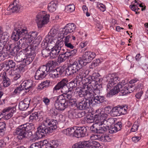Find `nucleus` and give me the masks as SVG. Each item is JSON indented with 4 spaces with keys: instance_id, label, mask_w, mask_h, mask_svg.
Masks as SVG:
<instances>
[{
    "instance_id": "f257e3e1",
    "label": "nucleus",
    "mask_w": 148,
    "mask_h": 148,
    "mask_svg": "<svg viewBox=\"0 0 148 148\" xmlns=\"http://www.w3.org/2000/svg\"><path fill=\"white\" fill-rule=\"evenodd\" d=\"M14 27V30L11 35L12 39L16 41L22 38L19 41V43L23 42L30 44L33 39L37 36V32H33L28 34L27 28L18 23H16Z\"/></svg>"
},
{
    "instance_id": "f03ea898",
    "label": "nucleus",
    "mask_w": 148,
    "mask_h": 148,
    "mask_svg": "<svg viewBox=\"0 0 148 148\" xmlns=\"http://www.w3.org/2000/svg\"><path fill=\"white\" fill-rule=\"evenodd\" d=\"M57 123L56 120L47 117L38 127L37 131L33 135V140L41 138L45 134L52 133L57 128Z\"/></svg>"
},
{
    "instance_id": "7ed1b4c3",
    "label": "nucleus",
    "mask_w": 148,
    "mask_h": 148,
    "mask_svg": "<svg viewBox=\"0 0 148 148\" xmlns=\"http://www.w3.org/2000/svg\"><path fill=\"white\" fill-rule=\"evenodd\" d=\"M29 126L25 124L18 126L15 130L13 134L16 136V138L19 140L23 138H28L32 135V132L29 131Z\"/></svg>"
},
{
    "instance_id": "20e7f679",
    "label": "nucleus",
    "mask_w": 148,
    "mask_h": 148,
    "mask_svg": "<svg viewBox=\"0 0 148 148\" xmlns=\"http://www.w3.org/2000/svg\"><path fill=\"white\" fill-rule=\"evenodd\" d=\"M81 101H78L76 103L77 108L80 110H85L91 107V106L98 104L100 102L103 101V98L101 97H96L93 100L89 98Z\"/></svg>"
},
{
    "instance_id": "39448f33",
    "label": "nucleus",
    "mask_w": 148,
    "mask_h": 148,
    "mask_svg": "<svg viewBox=\"0 0 148 148\" xmlns=\"http://www.w3.org/2000/svg\"><path fill=\"white\" fill-rule=\"evenodd\" d=\"M113 120L112 119H108L107 120L104 119L102 122H98L97 121L94 123L90 127V130L92 132L97 133H103L106 130L103 125L107 124V125H110L113 123Z\"/></svg>"
},
{
    "instance_id": "423d86ee",
    "label": "nucleus",
    "mask_w": 148,
    "mask_h": 148,
    "mask_svg": "<svg viewBox=\"0 0 148 148\" xmlns=\"http://www.w3.org/2000/svg\"><path fill=\"white\" fill-rule=\"evenodd\" d=\"M83 66V62L78 59L68 66L66 69V73L68 75L73 74L79 70Z\"/></svg>"
},
{
    "instance_id": "0eeeda50",
    "label": "nucleus",
    "mask_w": 148,
    "mask_h": 148,
    "mask_svg": "<svg viewBox=\"0 0 148 148\" xmlns=\"http://www.w3.org/2000/svg\"><path fill=\"white\" fill-rule=\"evenodd\" d=\"M68 81L66 79H64L59 82L53 89V92L60 89L62 93L61 95H66L70 91L69 87L66 85Z\"/></svg>"
},
{
    "instance_id": "6e6552de",
    "label": "nucleus",
    "mask_w": 148,
    "mask_h": 148,
    "mask_svg": "<svg viewBox=\"0 0 148 148\" xmlns=\"http://www.w3.org/2000/svg\"><path fill=\"white\" fill-rule=\"evenodd\" d=\"M55 107L56 108L60 111H63L67 107V103L66 100L62 95H60L57 97L55 101Z\"/></svg>"
},
{
    "instance_id": "1a4fd4ad",
    "label": "nucleus",
    "mask_w": 148,
    "mask_h": 148,
    "mask_svg": "<svg viewBox=\"0 0 148 148\" xmlns=\"http://www.w3.org/2000/svg\"><path fill=\"white\" fill-rule=\"evenodd\" d=\"M49 14H43L42 13L38 14L36 16V21L38 27L41 28L43 25L47 23L49 21Z\"/></svg>"
},
{
    "instance_id": "9d476101",
    "label": "nucleus",
    "mask_w": 148,
    "mask_h": 148,
    "mask_svg": "<svg viewBox=\"0 0 148 148\" xmlns=\"http://www.w3.org/2000/svg\"><path fill=\"white\" fill-rule=\"evenodd\" d=\"M95 53L91 51H86L84 53L81 57L79 58V60L83 62V65L84 63H88L90 62L95 58Z\"/></svg>"
},
{
    "instance_id": "9b49d317",
    "label": "nucleus",
    "mask_w": 148,
    "mask_h": 148,
    "mask_svg": "<svg viewBox=\"0 0 148 148\" xmlns=\"http://www.w3.org/2000/svg\"><path fill=\"white\" fill-rule=\"evenodd\" d=\"M108 83L107 85L106 89L109 90L115 84L119 81V77L115 74L113 73L109 75L107 77Z\"/></svg>"
},
{
    "instance_id": "f8f14e48",
    "label": "nucleus",
    "mask_w": 148,
    "mask_h": 148,
    "mask_svg": "<svg viewBox=\"0 0 148 148\" xmlns=\"http://www.w3.org/2000/svg\"><path fill=\"white\" fill-rule=\"evenodd\" d=\"M74 136L77 138L84 137L88 135L87 129L85 127H75Z\"/></svg>"
},
{
    "instance_id": "ddd939ff",
    "label": "nucleus",
    "mask_w": 148,
    "mask_h": 148,
    "mask_svg": "<svg viewBox=\"0 0 148 148\" xmlns=\"http://www.w3.org/2000/svg\"><path fill=\"white\" fill-rule=\"evenodd\" d=\"M76 28V26L75 24L73 23H69L66 25L61 33L64 36H66L68 34L74 32Z\"/></svg>"
},
{
    "instance_id": "4468645a",
    "label": "nucleus",
    "mask_w": 148,
    "mask_h": 148,
    "mask_svg": "<svg viewBox=\"0 0 148 148\" xmlns=\"http://www.w3.org/2000/svg\"><path fill=\"white\" fill-rule=\"evenodd\" d=\"M30 44H27L23 42L21 45L22 49L23 50L25 51L27 54L29 55L30 56H33L35 52V50L31 47L29 45Z\"/></svg>"
},
{
    "instance_id": "2eb2a0df",
    "label": "nucleus",
    "mask_w": 148,
    "mask_h": 148,
    "mask_svg": "<svg viewBox=\"0 0 148 148\" xmlns=\"http://www.w3.org/2000/svg\"><path fill=\"white\" fill-rule=\"evenodd\" d=\"M15 112V111L13 108L11 107H8L4 109L2 112L0 113V115H2L5 116V119L8 120L13 116Z\"/></svg>"
},
{
    "instance_id": "dca6fc26",
    "label": "nucleus",
    "mask_w": 148,
    "mask_h": 148,
    "mask_svg": "<svg viewBox=\"0 0 148 148\" xmlns=\"http://www.w3.org/2000/svg\"><path fill=\"white\" fill-rule=\"evenodd\" d=\"M49 77L53 78H55L60 77L62 74L63 71L61 68H58L52 70H49Z\"/></svg>"
},
{
    "instance_id": "f3484780",
    "label": "nucleus",
    "mask_w": 148,
    "mask_h": 148,
    "mask_svg": "<svg viewBox=\"0 0 148 148\" xmlns=\"http://www.w3.org/2000/svg\"><path fill=\"white\" fill-rule=\"evenodd\" d=\"M21 7L18 0H15L13 3L10 5L7 8L8 10L12 12H18Z\"/></svg>"
},
{
    "instance_id": "a211bd4d",
    "label": "nucleus",
    "mask_w": 148,
    "mask_h": 148,
    "mask_svg": "<svg viewBox=\"0 0 148 148\" xmlns=\"http://www.w3.org/2000/svg\"><path fill=\"white\" fill-rule=\"evenodd\" d=\"M98 86L97 87V88H94L92 89V91H90L92 92V94L90 95V96H88V98H89L91 99H93L95 98L96 97H102L103 98V101L100 102L98 104H99L100 103H101L105 101L104 97L103 96H98L100 93V90L97 88Z\"/></svg>"
},
{
    "instance_id": "6ab92c4d",
    "label": "nucleus",
    "mask_w": 148,
    "mask_h": 148,
    "mask_svg": "<svg viewBox=\"0 0 148 148\" xmlns=\"http://www.w3.org/2000/svg\"><path fill=\"white\" fill-rule=\"evenodd\" d=\"M123 88V86L120 83L118 84L117 85L115 86L114 89L110 90V92L108 93L107 95L108 97H110L117 93L119 92H120L121 89Z\"/></svg>"
},
{
    "instance_id": "aec40b11",
    "label": "nucleus",
    "mask_w": 148,
    "mask_h": 148,
    "mask_svg": "<svg viewBox=\"0 0 148 148\" xmlns=\"http://www.w3.org/2000/svg\"><path fill=\"white\" fill-rule=\"evenodd\" d=\"M135 87L133 86L130 85L127 87L125 86L122 89L120 90V95L124 96L126 95L128 93H130L133 92L134 90Z\"/></svg>"
},
{
    "instance_id": "412c9836",
    "label": "nucleus",
    "mask_w": 148,
    "mask_h": 148,
    "mask_svg": "<svg viewBox=\"0 0 148 148\" xmlns=\"http://www.w3.org/2000/svg\"><path fill=\"white\" fill-rule=\"evenodd\" d=\"M33 82L31 80H27L24 81L21 84V86L23 88V90H31L33 86Z\"/></svg>"
},
{
    "instance_id": "4be33fe9",
    "label": "nucleus",
    "mask_w": 148,
    "mask_h": 148,
    "mask_svg": "<svg viewBox=\"0 0 148 148\" xmlns=\"http://www.w3.org/2000/svg\"><path fill=\"white\" fill-rule=\"evenodd\" d=\"M2 79L3 81V86L4 88L7 87L11 84V82L10 79L8 77L6 73L4 72L2 74Z\"/></svg>"
},
{
    "instance_id": "5701e85b",
    "label": "nucleus",
    "mask_w": 148,
    "mask_h": 148,
    "mask_svg": "<svg viewBox=\"0 0 148 148\" xmlns=\"http://www.w3.org/2000/svg\"><path fill=\"white\" fill-rule=\"evenodd\" d=\"M64 36L60 32L58 33L57 35L58 41L56 42L55 46H57L58 47H60V48L61 49L63 45L64 42L63 39L64 37Z\"/></svg>"
},
{
    "instance_id": "b1692460",
    "label": "nucleus",
    "mask_w": 148,
    "mask_h": 148,
    "mask_svg": "<svg viewBox=\"0 0 148 148\" xmlns=\"http://www.w3.org/2000/svg\"><path fill=\"white\" fill-rule=\"evenodd\" d=\"M58 3V1H52L48 4V9L51 12H54L56 9Z\"/></svg>"
},
{
    "instance_id": "393cba45",
    "label": "nucleus",
    "mask_w": 148,
    "mask_h": 148,
    "mask_svg": "<svg viewBox=\"0 0 148 148\" xmlns=\"http://www.w3.org/2000/svg\"><path fill=\"white\" fill-rule=\"evenodd\" d=\"M87 147L86 148H96L100 146V144L97 141L95 140L86 141Z\"/></svg>"
},
{
    "instance_id": "a878e982",
    "label": "nucleus",
    "mask_w": 148,
    "mask_h": 148,
    "mask_svg": "<svg viewBox=\"0 0 148 148\" xmlns=\"http://www.w3.org/2000/svg\"><path fill=\"white\" fill-rule=\"evenodd\" d=\"M61 49L60 47H58L57 46L55 45L51 49L50 53V56L53 58H56L60 53Z\"/></svg>"
},
{
    "instance_id": "bb28decb",
    "label": "nucleus",
    "mask_w": 148,
    "mask_h": 148,
    "mask_svg": "<svg viewBox=\"0 0 148 148\" xmlns=\"http://www.w3.org/2000/svg\"><path fill=\"white\" fill-rule=\"evenodd\" d=\"M50 68L49 66L43 65L40 67L36 72H38L46 76L48 74Z\"/></svg>"
},
{
    "instance_id": "cd10ccee",
    "label": "nucleus",
    "mask_w": 148,
    "mask_h": 148,
    "mask_svg": "<svg viewBox=\"0 0 148 148\" xmlns=\"http://www.w3.org/2000/svg\"><path fill=\"white\" fill-rule=\"evenodd\" d=\"M97 82L95 80H92L87 85L86 88L89 92H90L92 91L93 88H97Z\"/></svg>"
},
{
    "instance_id": "c85d7f7f",
    "label": "nucleus",
    "mask_w": 148,
    "mask_h": 148,
    "mask_svg": "<svg viewBox=\"0 0 148 148\" xmlns=\"http://www.w3.org/2000/svg\"><path fill=\"white\" fill-rule=\"evenodd\" d=\"M75 129V128H68L62 131V132L67 136H70L72 135H73L74 136Z\"/></svg>"
},
{
    "instance_id": "c756f323",
    "label": "nucleus",
    "mask_w": 148,
    "mask_h": 148,
    "mask_svg": "<svg viewBox=\"0 0 148 148\" xmlns=\"http://www.w3.org/2000/svg\"><path fill=\"white\" fill-rule=\"evenodd\" d=\"M85 88L81 89V90H79L78 95L80 97H83L88 96H88H90V95L92 94V92H89V91L87 89V90H85Z\"/></svg>"
},
{
    "instance_id": "7c9ffc66",
    "label": "nucleus",
    "mask_w": 148,
    "mask_h": 148,
    "mask_svg": "<svg viewBox=\"0 0 148 148\" xmlns=\"http://www.w3.org/2000/svg\"><path fill=\"white\" fill-rule=\"evenodd\" d=\"M22 43L23 42L19 43V41L17 42V44L13 48V49H12V51L11 52V55H14L15 54H16V52H18L21 48L22 49L21 45ZM22 49L23 50V49Z\"/></svg>"
},
{
    "instance_id": "2f4dec72",
    "label": "nucleus",
    "mask_w": 148,
    "mask_h": 148,
    "mask_svg": "<svg viewBox=\"0 0 148 148\" xmlns=\"http://www.w3.org/2000/svg\"><path fill=\"white\" fill-rule=\"evenodd\" d=\"M64 97L65 99L66 100V98L68 99L67 100L69 101V103H71L72 104H73L76 103L75 99H73L71 95L69 93H67L66 95H62Z\"/></svg>"
},
{
    "instance_id": "473e14b6",
    "label": "nucleus",
    "mask_w": 148,
    "mask_h": 148,
    "mask_svg": "<svg viewBox=\"0 0 148 148\" xmlns=\"http://www.w3.org/2000/svg\"><path fill=\"white\" fill-rule=\"evenodd\" d=\"M59 144L57 141L52 140L49 142L46 145V148H56L58 146Z\"/></svg>"
},
{
    "instance_id": "72a5a7b5",
    "label": "nucleus",
    "mask_w": 148,
    "mask_h": 148,
    "mask_svg": "<svg viewBox=\"0 0 148 148\" xmlns=\"http://www.w3.org/2000/svg\"><path fill=\"white\" fill-rule=\"evenodd\" d=\"M42 40V38L40 36H39L36 38L35 40L34 41L31 45L30 46L33 49L35 50L36 47H37L40 44Z\"/></svg>"
},
{
    "instance_id": "f704fd0d",
    "label": "nucleus",
    "mask_w": 148,
    "mask_h": 148,
    "mask_svg": "<svg viewBox=\"0 0 148 148\" xmlns=\"http://www.w3.org/2000/svg\"><path fill=\"white\" fill-rule=\"evenodd\" d=\"M25 58H26V56L25 54L21 53L15 57V60L18 62H20L22 61L24 62Z\"/></svg>"
},
{
    "instance_id": "c9c22d12",
    "label": "nucleus",
    "mask_w": 148,
    "mask_h": 148,
    "mask_svg": "<svg viewBox=\"0 0 148 148\" xmlns=\"http://www.w3.org/2000/svg\"><path fill=\"white\" fill-rule=\"evenodd\" d=\"M8 39V36L5 33H3L2 31L0 29V46L1 47V41L3 40L4 42L6 41Z\"/></svg>"
},
{
    "instance_id": "e433bc0d",
    "label": "nucleus",
    "mask_w": 148,
    "mask_h": 148,
    "mask_svg": "<svg viewBox=\"0 0 148 148\" xmlns=\"http://www.w3.org/2000/svg\"><path fill=\"white\" fill-rule=\"evenodd\" d=\"M12 49H11L10 46L9 45H5L4 46V47L3 48L2 52L3 54L5 55L6 56V54H5V52L7 55H8L10 54L11 55V52L12 51H11Z\"/></svg>"
},
{
    "instance_id": "4c0bfd02",
    "label": "nucleus",
    "mask_w": 148,
    "mask_h": 148,
    "mask_svg": "<svg viewBox=\"0 0 148 148\" xmlns=\"http://www.w3.org/2000/svg\"><path fill=\"white\" fill-rule=\"evenodd\" d=\"M66 85L67 86L69 87L70 91H71L72 90H73V89L77 86V83L75 82V81H74V80L73 79V80L70 82L68 84L66 83Z\"/></svg>"
},
{
    "instance_id": "58836bf2",
    "label": "nucleus",
    "mask_w": 148,
    "mask_h": 148,
    "mask_svg": "<svg viewBox=\"0 0 148 148\" xmlns=\"http://www.w3.org/2000/svg\"><path fill=\"white\" fill-rule=\"evenodd\" d=\"M40 113L38 112H35L32 113L29 116V119L33 121L37 120L39 118Z\"/></svg>"
},
{
    "instance_id": "ea45409f",
    "label": "nucleus",
    "mask_w": 148,
    "mask_h": 148,
    "mask_svg": "<svg viewBox=\"0 0 148 148\" xmlns=\"http://www.w3.org/2000/svg\"><path fill=\"white\" fill-rule=\"evenodd\" d=\"M50 84L49 81L46 80L42 82L38 86V88L41 90L44 89V88L49 87Z\"/></svg>"
},
{
    "instance_id": "a19ab883",
    "label": "nucleus",
    "mask_w": 148,
    "mask_h": 148,
    "mask_svg": "<svg viewBox=\"0 0 148 148\" xmlns=\"http://www.w3.org/2000/svg\"><path fill=\"white\" fill-rule=\"evenodd\" d=\"M111 115L113 116H116L120 115L118 107H114L112 109Z\"/></svg>"
},
{
    "instance_id": "79ce46f5",
    "label": "nucleus",
    "mask_w": 148,
    "mask_h": 148,
    "mask_svg": "<svg viewBox=\"0 0 148 148\" xmlns=\"http://www.w3.org/2000/svg\"><path fill=\"white\" fill-rule=\"evenodd\" d=\"M101 133H97L96 134H92L90 137V138L91 140H98L101 141Z\"/></svg>"
},
{
    "instance_id": "37998d69",
    "label": "nucleus",
    "mask_w": 148,
    "mask_h": 148,
    "mask_svg": "<svg viewBox=\"0 0 148 148\" xmlns=\"http://www.w3.org/2000/svg\"><path fill=\"white\" fill-rule=\"evenodd\" d=\"M46 76V75H44L41 73L36 72L34 75V77L35 79L36 80H41L44 78Z\"/></svg>"
},
{
    "instance_id": "c03bdc74",
    "label": "nucleus",
    "mask_w": 148,
    "mask_h": 148,
    "mask_svg": "<svg viewBox=\"0 0 148 148\" xmlns=\"http://www.w3.org/2000/svg\"><path fill=\"white\" fill-rule=\"evenodd\" d=\"M89 72V71L87 70H85L84 69H82L79 70L78 74L84 78L86 77L87 75L88 74Z\"/></svg>"
},
{
    "instance_id": "a18cd8bd",
    "label": "nucleus",
    "mask_w": 148,
    "mask_h": 148,
    "mask_svg": "<svg viewBox=\"0 0 148 148\" xmlns=\"http://www.w3.org/2000/svg\"><path fill=\"white\" fill-rule=\"evenodd\" d=\"M66 59L63 53H62L59 55L57 61L59 63H60L64 61Z\"/></svg>"
},
{
    "instance_id": "49530a36",
    "label": "nucleus",
    "mask_w": 148,
    "mask_h": 148,
    "mask_svg": "<svg viewBox=\"0 0 148 148\" xmlns=\"http://www.w3.org/2000/svg\"><path fill=\"white\" fill-rule=\"evenodd\" d=\"M101 141H103L110 142L111 140V138L107 134H103L101 133Z\"/></svg>"
},
{
    "instance_id": "de8ad7c7",
    "label": "nucleus",
    "mask_w": 148,
    "mask_h": 148,
    "mask_svg": "<svg viewBox=\"0 0 148 148\" xmlns=\"http://www.w3.org/2000/svg\"><path fill=\"white\" fill-rule=\"evenodd\" d=\"M6 66L9 68H14L15 67L16 64L12 60H10L6 63Z\"/></svg>"
},
{
    "instance_id": "09e8293b",
    "label": "nucleus",
    "mask_w": 148,
    "mask_h": 148,
    "mask_svg": "<svg viewBox=\"0 0 148 148\" xmlns=\"http://www.w3.org/2000/svg\"><path fill=\"white\" fill-rule=\"evenodd\" d=\"M57 109L54 108H52L49 111V114L52 118H56L58 114V112Z\"/></svg>"
},
{
    "instance_id": "8fccbe9b",
    "label": "nucleus",
    "mask_w": 148,
    "mask_h": 148,
    "mask_svg": "<svg viewBox=\"0 0 148 148\" xmlns=\"http://www.w3.org/2000/svg\"><path fill=\"white\" fill-rule=\"evenodd\" d=\"M92 80V77L90 76H86L85 77L83 78L82 84L84 85H86L88 83H90Z\"/></svg>"
},
{
    "instance_id": "3c124183",
    "label": "nucleus",
    "mask_w": 148,
    "mask_h": 148,
    "mask_svg": "<svg viewBox=\"0 0 148 148\" xmlns=\"http://www.w3.org/2000/svg\"><path fill=\"white\" fill-rule=\"evenodd\" d=\"M58 32V31L57 29H52L49 33L48 36L49 37L50 36L54 37L57 34Z\"/></svg>"
},
{
    "instance_id": "603ef678",
    "label": "nucleus",
    "mask_w": 148,
    "mask_h": 148,
    "mask_svg": "<svg viewBox=\"0 0 148 148\" xmlns=\"http://www.w3.org/2000/svg\"><path fill=\"white\" fill-rule=\"evenodd\" d=\"M18 108L21 110H24L27 109L28 107L24 103L21 101L19 103Z\"/></svg>"
},
{
    "instance_id": "864d4df0",
    "label": "nucleus",
    "mask_w": 148,
    "mask_h": 148,
    "mask_svg": "<svg viewBox=\"0 0 148 148\" xmlns=\"http://www.w3.org/2000/svg\"><path fill=\"white\" fill-rule=\"evenodd\" d=\"M34 59L33 56H26L24 62L27 65H29L32 62Z\"/></svg>"
},
{
    "instance_id": "5fc2aeb1",
    "label": "nucleus",
    "mask_w": 148,
    "mask_h": 148,
    "mask_svg": "<svg viewBox=\"0 0 148 148\" xmlns=\"http://www.w3.org/2000/svg\"><path fill=\"white\" fill-rule=\"evenodd\" d=\"M101 62V60L99 59H96L94 60L91 64V66L92 68L98 66Z\"/></svg>"
},
{
    "instance_id": "6e6d98bb",
    "label": "nucleus",
    "mask_w": 148,
    "mask_h": 148,
    "mask_svg": "<svg viewBox=\"0 0 148 148\" xmlns=\"http://www.w3.org/2000/svg\"><path fill=\"white\" fill-rule=\"evenodd\" d=\"M83 78H84L82 77L81 76L78 74L76 78L73 79L74 81H75L77 83H79L80 82H82V83Z\"/></svg>"
},
{
    "instance_id": "4d7b16f0",
    "label": "nucleus",
    "mask_w": 148,
    "mask_h": 148,
    "mask_svg": "<svg viewBox=\"0 0 148 148\" xmlns=\"http://www.w3.org/2000/svg\"><path fill=\"white\" fill-rule=\"evenodd\" d=\"M138 126L139 125L138 122H135L131 129V131L132 132L136 131L138 130Z\"/></svg>"
},
{
    "instance_id": "13d9d810",
    "label": "nucleus",
    "mask_w": 148,
    "mask_h": 148,
    "mask_svg": "<svg viewBox=\"0 0 148 148\" xmlns=\"http://www.w3.org/2000/svg\"><path fill=\"white\" fill-rule=\"evenodd\" d=\"M81 115V113H78L77 114L76 113L72 112L70 113L69 116H70L72 118H76L78 117H80Z\"/></svg>"
},
{
    "instance_id": "bf43d9fd",
    "label": "nucleus",
    "mask_w": 148,
    "mask_h": 148,
    "mask_svg": "<svg viewBox=\"0 0 148 148\" xmlns=\"http://www.w3.org/2000/svg\"><path fill=\"white\" fill-rule=\"evenodd\" d=\"M38 143L39 145L40 146V147L41 148L44 145H45V147L46 148V145L49 143L47 140H42L38 142Z\"/></svg>"
},
{
    "instance_id": "052dcab7",
    "label": "nucleus",
    "mask_w": 148,
    "mask_h": 148,
    "mask_svg": "<svg viewBox=\"0 0 148 148\" xmlns=\"http://www.w3.org/2000/svg\"><path fill=\"white\" fill-rule=\"evenodd\" d=\"M97 7L99 8L102 12H104L106 10V6L103 4L100 3H97Z\"/></svg>"
},
{
    "instance_id": "680f3d73",
    "label": "nucleus",
    "mask_w": 148,
    "mask_h": 148,
    "mask_svg": "<svg viewBox=\"0 0 148 148\" xmlns=\"http://www.w3.org/2000/svg\"><path fill=\"white\" fill-rule=\"evenodd\" d=\"M66 8L68 11L71 12L75 10V6L73 4L69 5L67 6Z\"/></svg>"
},
{
    "instance_id": "e2e57ef3",
    "label": "nucleus",
    "mask_w": 148,
    "mask_h": 148,
    "mask_svg": "<svg viewBox=\"0 0 148 148\" xmlns=\"http://www.w3.org/2000/svg\"><path fill=\"white\" fill-rule=\"evenodd\" d=\"M6 124L4 122H0V130L4 132L6 130Z\"/></svg>"
},
{
    "instance_id": "0e129e2a",
    "label": "nucleus",
    "mask_w": 148,
    "mask_h": 148,
    "mask_svg": "<svg viewBox=\"0 0 148 148\" xmlns=\"http://www.w3.org/2000/svg\"><path fill=\"white\" fill-rule=\"evenodd\" d=\"M118 107L119 110L120 114V115L121 114H124L126 113V110L125 108L124 107H122L120 106Z\"/></svg>"
},
{
    "instance_id": "69168bd1",
    "label": "nucleus",
    "mask_w": 148,
    "mask_h": 148,
    "mask_svg": "<svg viewBox=\"0 0 148 148\" xmlns=\"http://www.w3.org/2000/svg\"><path fill=\"white\" fill-rule=\"evenodd\" d=\"M42 100L47 106L49 105L50 103V99L47 97H44L42 98Z\"/></svg>"
},
{
    "instance_id": "338daca9",
    "label": "nucleus",
    "mask_w": 148,
    "mask_h": 148,
    "mask_svg": "<svg viewBox=\"0 0 148 148\" xmlns=\"http://www.w3.org/2000/svg\"><path fill=\"white\" fill-rule=\"evenodd\" d=\"M118 131V130H117L116 128L114 126L113 127L112 126L111 127L109 130V132L111 134H113L114 133H115Z\"/></svg>"
},
{
    "instance_id": "774afa93",
    "label": "nucleus",
    "mask_w": 148,
    "mask_h": 148,
    "mask_svg": "<svg viewBox=\"0 0 148 148\" xmlns=\"http://www.w3.org/2000/svg\"><path fill=\"white\" fill-rule=\"evenodd\" d=\"M29 148H41L38 143H36L32 144Z\"/></svg>"
}]
</instances>
